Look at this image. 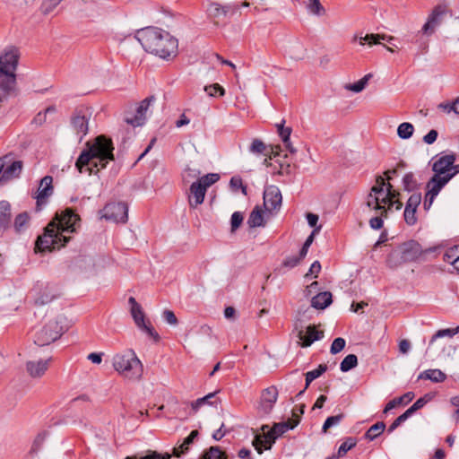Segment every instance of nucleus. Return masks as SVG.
Returning <instances> with one entry per match:
<instances>
[{"label": "nucleus", "mask_w": 459, "mask_h": 459, "mask_svg": "<svg viewBox=\"0 0 459 459\" xmlns=\"http://www.w3.org/2000/svg\"><path fill=\"white\" fill-rule=\"evenodd\" d=\"M80 222V216L71 208H66L56 215V221L48 224L43 235L38 238L35 248L39 252H45L65 247L71 238L66 234L76 232Z\"/></svg>", "instance_id": "nucleus-1"}, {"label": "nucleus", "mask_w": 459, "mask_h": 459, "mask_svg": "<svg viewBox=\"0 0 459 459\" xmlns=\"http://www.w3.org/2000/svg\"><path fill=\"white\" fill-rule=\"evenodd\" d=\"M86 148L79 155L75 168L80 173L97 174L114 160L112 140L103 134L86 143Z\"/></svg>", "instance_id": "nucleus-2"}, {"label": "nucleus", "mask_w": 459, "mask_h": 459, "mask_svg": "<svg viewBox=\"0 0 459 459\" xmlns=\"http://www.w3.org/2000/svg\"><path fill=\"white\" fill-rule=\"evenodd\" d=\"M135 38L146 52L162 59L169 60L178 54V39L160 28L147 27L139 30Z\"/></svg>", "instance_id": "nucleus-3"}, {"label": "nucleus", "mask_w": 459, "mask_h": 459, "mask_svg": "<svg viewBox=\"0 0 459 459\" xmlns=\"http://www.w3.org/2000/svg\"><path fill=\"white\" fill-rule=\"evenodd\" d=\"M112 364L115 370L126 378L139 380L143 376V364L133 350L114 355Z\"/></svg>", "instance_id": "nucleus-4"}, {"label": "nucleus", "mask_w": 459, "mask_h": 459, "mask_svg": "<svg viewBox=\"0 0 459 459\" xmlns=\"http://www.w3.org/2000/svg\"><path fill=\"white\" fill-rule=\"evenodd\" d=\"M299 423V420H288L286 421L275 423L271 429L268 425L262 427L263 435H256L253 445L258 454H262L264 449H271L277 437L290 429H293Z\"/></svg>", "instance_id": "nucleus-5"}, {"label": "nucleus", "mask_w": 459, "mask_h": 459, "mask_svg": "<svg viewBox=\"0 0 459 459\" xmlns=\"http://www.w3.org/2000/svg\"><path fill=\"white\" fill-rule=\"evenodd\" d=\"M423 253L421 246L415 240H409L400 244L392 250L386 258L390 268H396L404 263L416 261Z\"/></svg>", "instance_id": "nucleus-6"}, {"label": "nucleus", "mask_w": 459, "mask_h": 459, "mask_svg": "<svg viewBox=\"0 0 459 459\" xmlns=\"http://www.w3.org/2000/svg\"><path fill=\"white\" fill-rule=\"evenodd\" d=\"M128 303L130 305L131 316L136 326L150 337L153 338L155 342H158L160 340V335L152 326L151 323L149 321H145V315L141 305L134 297H130L128 299Z\"/></svg>", "instance_id": "nucleus-7"}, {"label": "nucleus", "mask_w": 459, "mask_h": 459, "mask_svg": "<svg viewBox=\"0 0 459 459\" xmlns=\"http://www.w3.org/2000/svg\"><path fill=\"white\" fill-rule=\"evenodd\" d=\"M63 333L64 330L59 322L51 320L36 333L34 342L39 346L48 345L60 338Z\"/></svg>", "instance_id": "nucleus-8"}, {"label": "nucleus", "mask_w": 459, "mask_h": 459, "mask_svg": "<svg viewBox=\"0 0 459 459\" xmlns=\"http://www.w3.org/2000/svg\"><path fill=\"white\" fill-rule=\"evenodd\" d=\"M91 112L87 108H77L72 114L70 125L80 141L88 134Z\"/></svg>", "instance_id": "nucleus-9"}, {"label": "nucleus", "mask_w": 459, "mask_h": 459, "mask_svg": "<svg viewBox=\"0 0 459 459\" xmlns=\"http://www.w3.org/2000/svg\"><path fill=\"white\" fill-rule=\"evenodd\" d=\"M103 218L115 222H126L128 219V206L122 202L109 203L103 209Z\"/></svg>", "instance_id": "nucleus-10"}, {"label": "nucleus", "mask_w": 459, "mask_h": 459, "mask_svg": "<svg viewBox=\"0 0 459 459\" xmlns=\"http://www.w3.org/2000/svg\"><path fill=\"white\" fill-rule=\"evenodd\" d=\"M278 394V389L274 385L264 389L261 393L259 405L257 407L258 413L261 415L269 414L277 402Z\"/></svg>", "instance_id": "nucleus-11"}, {"label": "nucleus", "mask_w": 459, "mask_h": 459, "mask_svg": "<svg viewBox=\"0 0 459 459\" xmlns=\"http://www.w3.org/2000/svg\"><path fill=\"white\" fill-rule=\"evenodd\" d=\"M53 178L45 176L39 181V186L35 195L37 210H40L43 204H46L48 199L53 195Z\"/></svg>", "instance_id": "nucleus-12"}, {"label": "nucleus", "mask_w": 459, "mask_h": 459, "mask_svg": "<svg viewBox=\"0 0 459 459\" xmlns=\"http://www.w3.org/2000/svg\"><path fill=\"white\" fill-rule=\"evenodd\" d=\"M282 196L280 189L275 186L267 187L264 192V206L269 212L279 210L281 205Z\"/></svg>", "instance_id": "nucleus-13"}, {"label": "nucleus", "mask_w": 459, "mask_h": 459, "mask_svg": "<svg viewBox=\"0 0 459 459\" xmlns=\"http://www.w3.org/2000/svg\"><path fill=\"white\" fill-rule=\"evenodd\" d=\"M238 9L236 4L221 5L218 3H211L207 7V15L213 21L214 24H219L222 18H225L229 13H234Z\"/></svg>", "instance_id": "nucleus-14"}, {"label": "nucleus", "mask_w": 459, "mask_h": 459, "mask_svg": "<svg viewBox=\"0 0 459 459\" xmlns=\"http://www.w3.org/2000/svg\"><path fill=\"white\" fill-rule=\"evenodd\" d=\"M19 50L15 48H10L4 51L0 56V70L15 74L19 62Z\"/></svg>", "instance_id": "nucleus-15"}, {"label": "nucleus", "mask_w": 459, "mask_h": 459, "mask_svg": "<svg viewBox=\"0 0 459 459\" xmlns=\"http://www.w3.org/2000/svg\"><path fill=\"white\" fill-rule=\"evenodd\" d=\"M446 13V8L444 5H437L432 13L429 14L427 22L422 27V32L426 35H431L435 32L443 21V17Z\"/></svg>", "instance_id": "nucleus-16"}, {"label": "nucleus", "mask_w": 459, "mask_h": 459, "mask_svg": "<svg viewBox=\"0 0 459 459\" xmlns=\"http://www.w3.org/2000/svg\"><path fill=\"white\" fill-rule=\"evenodd\" d=\"M8 156V161L5 162L0 177V182H6L20 177L23 163L22 160H13L11 155Z\"/></svg>", "instance_id": "nucleus-17"}, {"label": "nucleus", "mask_w": 459, "mask_h": 459, "mask_svg": "<svg viewBox=\"0 0 459 459\" xmlns=\"http://www.w3.org/2000/svg\"><path fill=\"white\" fill-rule=\"evenodd\" d=\"M385 188H383V192L377 193H373L372 190H370L366 200L367 207L371 211H381V215L387 216V209H385Z\"/></svg>", "instance_id": "nucleus-18"}, {"label": "nucleus", "mask_w": 459, "mask_h": 459, "mask_svg": "<svg viewBox=\"0 0 459 459\" xmlns=\"http://www.w3.org/2000/svg\"><path fill=\"white\" fill-rule=\"evenodd\" d=\"M16 85V74L0 70V102L6 100Z\"/></svg>", "instance_id": "nucleus-19"}, {"label": "nucleus", "mask_w": 459, "mask_h": 459, "mask_svg": "<svg viewBox=\"0 0 459 459\" xmlns=\"http://www.w3.org/2000/svg\"><path fill=\"white\" fill-rule=\"evenodd\" d=\"M455 156L454 154L445 155L440 157L433 164L434 175H439V177H445L451 174V168L455 163Z\"/></svg>", "instance_id": "nucleus-20"}, {"label": "nucleus", "mask_w": 459, "mask_h": 459, "mask_svg": "<svg viewBox=\"0 0 459 459\" xmlns=\"http://www.w3.org/2000/svg\"><path fill=\"white\" fill-rule=\"evenodd\" d=\"M52 359L30 360L26 363V370L31 377H41L49 368Z\"/></svg>", "instance_id": "nucleus-21"}, {"label": "nucleus", "mask_w": 459, "mask_h": 459, "mask_svg": "<svg viewBox=\"0 0 459 459\" xmlns=\"http://www.w3.org/2000/svg\"><path fill=\"white\" fill-rule=\"evenodd\" d=\"M298 337L302 341V347H308L314 342L321 340L324 337V332L316 330L315 325H308L306 332L303 330L299 332Z\"/></svg>", "instance_id": "nucleus-22"}, {"label": "nucleus", "mask_w": 459, "mask_h": 459, "mask_svg": "<svg viewBox=\"0 0 459 459\" xmlns=\"http://www.w3.org/2000/svg\"><path fill=\"white\" fill-rule=\"evenodd\" d=\"M189 205L192 208H196L203 204L206 193V189L201 183L196 180L190 186Z\"/></svg>", "instance_id": "nucleus-23"}, {"label": "nucleus", "mask_w": 459, "mask_h": 459, "mask_svg": "<svg viewBox=\"0 0 459 459\" xmlns=\"http://www.w3.org/2000/svg\"><path fill=\"white\" fill-rule=\"evenodd\" d=\"M454 178V174H449L445 177L434 175L427 183V189L431 192L432 196H437L440 190Z\"/></svg>", "instance_id": "nucleus-24"}, {"label": "nucleus", "mask_w": 459, "mask_h": 459, "mask_svg": "<svg viewBox=\"0 0 459 459\" xmlns=\"http://www.w3.org/2000/svg\"><path fill=\"white\" fill-rule=\"evenodd\" d=\"M359 39L360 45L368 44V46H373L375 44H378L380 40H386L388 43H391L392 40L394 39L392 36H387L385 34H367L366 36H358L355 35L353 38V41Z\"/></svg>", "instance_id": "nucleus-25"}, {"label": "nucleus", "mask_w": 459, "mask_h": 459, "mask_svg": "<svg viewBox=\"0 0 459 459\" xmlns=\"http://www.w3.org/2000/svg\"><path fill=\"white\" fill-rule=\"evenodd\" d=\"M67 267L72 270H86L93 264V260L91 256L85 255H78L73 259L66 261Z\"/></svg>", "instance_id": "nucleus-26"}, {"label": "nucleus", "mask_w": 459, "mask_h": 459, "mask_svg": "<svg viewBox=\"0 0 459 459\" xmlns=\"http://www.w3.org/2000/svg\"><path fill=\"white\" fill-rule=\"evenodd\" d=\"M38 289L39 290V292L37 293V297L35 298L36 305H46L52 301V299L55 298V295L53 294L52 290L48 285L42 283L33 291L36 292Z\"/></svg>", "instance_id": "nucleus-27"}, {"label": "nucleus", "mask_w": 459, "mask_h": 459, "mask_svg": "<svg viewBox=\"0 0 459 459\" xmlns=\"http://www.w3.org/2000/svg\"><path fill=\"white\" fill-rule=\"evenodd\" d=\"M332 302V293L329 291H324L313 297L311 306L316 309H325Z\"/></svg>", "instance_id": "nucleus-28"}, {"label": "nucleus", "mask_w": 459, "mask_h": 459, "mask_svg": "<svg viewBox=\"0 0 459 459\" xmlns=\"http://www.w3.org/2000/svg\"><path fill=\"white\" fill-rule=\"evenodd\" d=\"M418 379L430 380L433 383H442L446 379V375L440 369H427L419 375Z\"/></svg>", "instance_id": "nucleus-29"}, {"label": "nucleus", "mask_w": 459, "mask_h": 459, "mask_svg": "<svg viewBox=\"0 0 459 459\" xmlns=\"http://www.w3.org/2000/svg\"><path fill=\"white\" fill-rule=\"evenodd\" d=\"M11 223V204L7 201L0 202V229L5 230Z\"/></svg>", "instance_id": "nucleus-30"}, {"label": "nucleus", "mask_w": 459, "mask_h": 459, "mask_svg": "<svg viewBox=\"0 0 459 459\" xmlns=\"http://www.w3.org/2000/svg\"><path fill=\"white\" fill-rule=\"evenodd\" d=\"M171 454L169 453H159L155 450H147L145 454L137 453L133 455L126 456L125 459H170Z\"/></svg>", "instance_id": "nucleus-31"}, {"label": "nucleus", "mask_w": 459, "mask_h": 459, "mask_svg": "<svg viewBox=\"0 0 459 459\" xmlns=\"http://www.w3.org/2000/svg\"><path fill=\"white\" fill-rule=\"evenodd\" d=\"M198 435V430H192L189 436L184 439L183 443L179 446L173 448V455L178 457L182 454H186L189 450V446L194 443Z\"/></svg>", "instance_id": "nucleus-32"}, {"label": "nucleus", "mask_w": 459, "mask_h": 459, "mask_svg": "<svg viewBox=\"0 0 459 459\" xmlns=\"http://www.w3.org/2000/svg\"><path fill=\"white\" fill-rule=\"evenodd\" d=\"M247 224L250 228L264 226L263 211L258 206H255L251 212L247 220Z\"/></svg>", "instance_id": "nucleus-33"}, {"label": "nucleus", "mask_w": 459, "mask_h": 459, "mask_svg": "<svg viewBox=\"0 0 459 459\" xmlns=\"http://www.w3.org/2000/svg\"><path fill=\"white\" fill-rule=\"evenodd\" d=\"M385 429V424L383 421H378L372 425L365 433L366 439L372 441L380 436Z\"/></svg>", "instance_id": "nucleus-34"}, {"label": "nucleus", "mask_w": 459, "mask_h": 459, "mask_svg": "<svg viewBox=\"0 0 459 459\" xmlns=\"http://www.w3.org/2000/svg\"><path fill=\"white\" fill-rule=\"evenodd\" d=\"M200 459H228L227 454L220 446H211Z\"/></svg>", "instance_id": "nucleus-35"}, {"label": "nucleus", "mask_w": 459, "mask_h": 459, "mask_svg": "<svg viewBox=\"0 0 459 459\" xmlns=\"http://www.w3.org/2000/svg\"><path fill=\"white\" fill-rule=\"evenodd\" d=\"M326 364H320L317 368L308 371L305 374L306 376V385L305 389H307L312 381L321 377L327 370Z\"/></svg>", "instance_id": "nucleus-36"}, {"label": "nucleus", "mask_w": 459, "mask_h": 459, "mask_svg": "<svg viewBox=\"0 0 459 459\" xmlns=\"http://www.w3.org/2000/svg\"><path fill=\"white\" fill-rule=\"evenodd\" d=\"M216 392L210 393L207 395L198 398L197 400L191 403L192 410L196 412L204 404L213 405L216 401H212L215 397Z\"/></svg>", "instance_id": "nucleus-37"}, {"label": "nucleus", "mask_w": 459, "mask_h": 459, "mask_svg": "<svg viewBox=\"0 0 459 459\" xmlns=\"http://www.w3.org/2000/svg\"><path fill=\"white\" fill-rule=\"evenodd\" d=\"M403 189L407 192L414 191L418 188L419 184L412 172L406 173L403 178Z\"/></svg>", "instance_id": "nucleus-38"}, {"label": "nucleus", "mask_w": 459, "mask_h": 459, "mask_svg": "<svg viewBox=\"0 0 459 459\" xmlns=\"http://www.w3.org/2000/svg\"><path fill=\"white\" fill-rule=\"evenodd\" d=\"M457 258L459 259V245L448 248L443 255V260L450 263L454 267L455 266Z\"/></svg>", "instance_id": "nucleus-39"}, {"label": "nucleus", "mask_w": 459, "mask_h": 459, "mask_svg": "<svg viewBox=\"0 0 459 459\" xmlns=\"http://www.w3.org/2000/svg\"><path fill=\"white\" fill-rule=\"evenodd\" d=\"M358 364V358L355 354L347 355L340 364V369L342 372H347L353 368H355Z\"/></svg>", "instance_id": "nucleus-40"}, {"label": "nucleus", "mask_w": 459, "mask_h": 459, "mask_svg": "<svg viewBox=\"0 0 459 459\" xmlns=\"http://www.w3.org/2000/svg\"><path fill=\"white\" fill-rule=\"evenodd\" d=\"M371 74H368L363 78L359 80L358 82L354 83H350L345 86V88L349 91H351L353 92H360L362 91L365 87L367 86L368 80L370 79Z\"/></svg>", "instance_id": "nucleus-41"}, {"label": "nucleus", "mask_w": 459, "mask_h": 459, "mask_svg": "<svg viewBox=\"0 0 459 459\" xmlns=\"http://www.w3.org/2000/svg\"><path fill=\"white\" fill-rule=\"evenodd\" d=\"M307 8L310 13L317 16H321L325 13V9L319 0H307Z\"/></svg>", "instance_id": "nucleus-42"}, {"label": "nucleus", "mask_w": 459, "mask_h": 459, "mask_svg": "<svg viewBox=\"0 0 459 459\" xmlns=\"http://www.w3.org/2000/svg\"><path fill=\"white\" fill-rule=\"evenodd\" d=\"M414 132V127L411 123L403 122L397 128L398 136L402 139H409Z\"/></svg>", "instance_id": "nucleus-43"}, {"label": "nucleus", "mask_w": 459, "mask_h": 459, "mask_svg": "<svg viewBox=\"0 0 459 459\" xmlns=\"http://www.w3.org/2000/svg\"><path fill=\"white\" fill-rule=\"evenodd\" d=\"M250 152L254 154H264L267 155L269 153L268 147L259 139H254L250 147Z\"/></svg>", "instance_id": "nucleus-44"}, {"label": "nucleus", "mask_w": 459, "mask_h": 459, "mask_svg": "<svg viewBox=\"0 0 459 459\" xmlns=\"http://www.w3.org/2000/svg\"><path fill=\"white\" fill-rule=\"evenodd\" d=\"M56 108L54 106L48 107L44 111L39 112L31 121L36 126H41L47 121V115L48 113H55Z\"/></svg>", "instance_id": "nucleus-45"}, {"label": "nucleus", "mask_w": 459, "mask_h": 459, "mask_svg": "<svg viewBox=\"0 0 459 459\" xmlns=\"http://www.w3.org/2000/svg\"><path fill=\"white\" fill-rule=\"evenodd\" d=\"M220 179V175L217 173H209L204 177L199 178L197 180L207 190L212 185L215 184Z\"/></svg>", "instance_id": "nucleus-46"}, {"label": "nucleus", "mask_w": 459, "mask_h": 459, "mask_svg": "<svg viewBox=\"0 0 459 459\" xmlns=\"http://www.w3.org/2000/svg\"><path fill=\"white\" fill-rule=\"evenodd\" d=\"M459 332V326L455 328H446V329H441L438 330L431 338L430 344L433 343L437 338L442 337H453Z\"/></svg>", "instance_id": "nucleus-47"}, {"label": "nucleus", "mask_w": 459, "mask_h": 459, "mask_svg": "<svg viewBox=\"0 0 459 459\" xmlns=\"http://www.w3.org/2000/svg\"><path fill=\"white\" fill-rule=\"evenodd\" d=\"M146 120V116L144 114L138 113L136 109V113L133 117H126L125 121L133 126H141L144 124Z\"/></svg>", "instance_id": "nucleus-48"}, {"label": "nucleus", "mask_w": 459, "mask_h": 459, "mask_svg": "<svg viewBox=\"0 0 459 459\" xmlns=\"http://www.w3.org/2000/svg\"><path fill=\"white\" fill-rule=\"evenodd\" d=\"M343 418H344L343 413H340V414H337L334 416L328 417L323 425V428H322L323 432H326L328 429L338 425Z\"/></svg>", "instance_id": "nucleus-49"}, {"label": "nucleus", "mask_w": 459, "mask_h": 459, "mask_svg": "<svg viewBox=\"0 0 459 459\" xmlns=\"http://www.w3.org/2000/svg\"><path fill=\"white\" fill-rule=\"evenodd\" d=\"M357 441L353 437H347L340 446L338 449V456H343L349 450L353 448Z\"/></svg>", "instance_id": "nucleus-50"}, {"label": "nucleus", "mask_w": 459, "mask_h": 459, "mask_svg": "<svg viewBox=\"0 0 459 459\" xmlns=\"http://www.w3.org/2000/svg\"><path fill=\"white\" fill-rule=\"evenodd\" d=\"M29 219L30 218L27 212H22L18 214L14 220L15 230L18 232L22 231L24 229V227L28 224Z\"/></svg>", "instance_id": "nucleus-51"}, {"label": "nucleus", "mask_w": 459, "mask_h": 459, "mask_svg": "<svg viewBox=\"0 0 459 459\" xmlns=\"http://www.w3.org/2000/svg\"><path fill=\"white\" fill-rule=\"evenodd\" d=\"M429 400V394H426L424 397L419 398L406 411L411 416L416 411L421 409Z\"/></svg>", "instance_id": "nucleus-52"}, {"label": "nucleus", "mask_w": 459, "mask_h": 459, "mask_svg": "<svg viewBox=\"0 0 459 459\" xmlns=\"http://www.w3.org/2000/svg\"><path fill=\"white\" fill-rule=\"evenodd\" d=\"M204 91L209 96L212 97H215L217 95L223 96L225 94L224 89L218 83L205 86Z\"/></svg>", "instance_id": "nucleus-53"}, {"label": "nucleus", "mask_w": 459, "mask_h": 459, "mask_svg": "<svg viewBox=\"0 0 459 459\" xmlns=\"http://www.w3.org/2000/svg\"><path fill=\"white\" fill-rule=\"evenodd\" d=\"M416 212L417 209L415 208L405 207L403 216L404 221L408 225L412 226L417 222Z\"/></svg>", "instance_id": "nucleus-54"}, {"label": "nucleus", "mask_w": 459, "mask_h": 459, "mask_svg": "<svg viewBox=\"0 0 459 459\" xmlns=\"http://www.w3.org/2000/svg\"><path fill=\"white\" fill-rule=\"evenodd\" d=\"M230 187L234 190V191H237L238 189H241V192L247 195V186H245L243 184V181H242V178H239V177H232L230 178Z\"/></svg>", "instance_id": "nucleus-55"}, {"label": "nucleus", "mask_w": 459, "mask_h": 459, "mask_svg": "<svg viewBox=\"0 0 459 459\" xmlns=\"http://www.w3.org/2000/svg\"><path fill=\"white\" fill-rule=\"evenodd\" d=\"M346 342L343 338H335L331 345L330 352L332 354H337L342 351L345 347Z\"/></svg>", "instance_id": "nucleus-56"}, {"label": "nucleus", "mask_w": 459, "mask_h": 459, "mask_svg": "<svg viewBox=\"0 0 459 459\" xmlns=\"http://www.w3.org/2000/svg\"><path fill=\"white\" fill-rule=\"evenodd\" d=\"M62 0H44L41 5L43 13L48 14L52 12Z\"/></svg>", "instance_id": "nucleus-57"}, {"label": "nucleus", "mask_w": 459, "mask_h": 459, "mask_svg": "<svg viewBox=\"0 0 459 459\" xmlns=\"http://www.w3.org/2000/svg\"><path fill=\"white\" fill-rule=\"evenodd\" d=\"M243 215L239 212H235L231 215L230 225L231 231L234 232L243 222Z\"/></svg>", "instance_id": "nucleus-58"}, {"label": "nucleus", "mask_w": 459, "mask_h": 459, "mask_svg": "<svg viewBox=\"0 0 459 459\" xmlns=\"http://www.w3.org/2000/svg\"><path fill=\"white\" fill-rule=\"evenodd\" d=\"M409 417H411L408 412L405 411L403 414L397 417L394 422L389 426L387 431L388 433H392L395 429H397L402 423H403Z\"/></svg>", "instance_id": "nucleus-59"}, {"label": "nucleus", "mask_w": 459, "mask_h": 459, "mask_svg": "<svg viewBox=\"0 0 459 459\" xmlns=\"http://www.w3.org/2000/svg\"><path fill=\"white\" fill-rule=\"evenodd\" d=\"M379 212L378 216H375L369 220V226L373 230H380L383 227L384 221L383 217L386 218L387 216L381 215V211H377Z\"/></svg>", "instance_id": "nucleus-60"}, {"label": "nucleus", "mask_w": 459, "mask_h": 459, "mask_svg": "<svg viewBox=\"0 0 459 459\" xmlns=\"http://www.w3.org/2000/svg\"><path fill=\"white\" fill-rule=\"evenodd\" d=\"M420 203L421 195L420 193H415L409 197L405 207L417 209Z\"/></svg>", "instance_id": "nucleus-61"}, {"label": "nucleus", "mask_w": 459, "mask_h": 459, "mask_svg": "<svg viewBox=\"0 0 459 459\" xmlns=\"http://www.w3.org/2000/svg\"><path fill=\"white\" fill-rule=\"evenodd\" d=\"M386 177L382 176L376 177V184L371 187L373 193L383 192V188L385 186Z\"/></svg>", "instance_id": "nucleus-62"}, {"label": "nucleus", "mask_w": 459, "mask_h": 459, "mask_svg": "<svg viewBox=\"0 0 459 459\" xmlns=\"http://www.w3.org/2000/svg\"><path fill=\"white\" fill-rule=\"evenodd\" d=\"M200 175V170L196 169H191L186 167L183 173V179L185 181H189L190 179L198 178Z\"/></svg>", "instance_id": "nucleus-63"}, {"label": "nucleus", "mask_w": 459, "mask_h": 459, "mask_svg": "<svg viewBox=\"0 0 459 459\" xmlns=\"http://www.w3.org/2000/svg\"><path fill=\"white\" fill-rule=\"evenodd\" d=\"M320 271H321V264H320V263L318 261H315L311 264L308 272L305 274V278H309V277L316 278L318 273H320Z\"/></svg>", "instance_id": "nucleus-64"}]
</instances>
